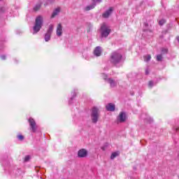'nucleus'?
I'll return each instance as SVG.
<instances>
[{"instance_id": "obj_1", "label": "nucleus", "mask_w": 179, "mask_h": 179, "mask_svg": "<svg viewBox=\"0 0 179 179\" xmlns=\"http://www.w3.org/2000/svg\"><path fill=\"white\" fill-rule=\"evenodd\" d=\"M43 23L44 20L43 16L38 15L35 20V24L34 26V32L33 34H37L40 31L41 27H43Z\"/></svg>"}, {"instance_id": "obj_2", "label": "nucleus", "mask_w": 179, "mask_h": 179, "mask_svg": "<svg viewBox=\"0 0 179 179\" xmlns=\"http://www.w3.org/2000/svg\"><path fill=\"white\" fill-rule=\"evenodd\" d=\"M122 58V55L118 51L113 52L110 55V62L117 65V64H120L121 62V59Z\"/></svg>"}, {"instance_id": "obj_3", "label": "nucleus", "mask_w": 179, "mask_h": 179, "mask_svg": "<svg viewBox=\"0 0 179 179\" xmlns=\"http://www.w3.org/2000/svg\"><path fill=\"white\" fill-rule=\"evenodd\" d=\"M99 31L101 37H108L109 34L111 33V29L106 23H103L101 25Z\"/></svg>"}, {"instance_id": "obj_4", "label": "nucleus", "mask_w": 179, "mask_h": 179, "mask_svg": "<svg viewBox=\"0 0 179 179\" xmlns=\"http://www.w3.org/2000/svg\"><path fill=\"white\" fill-rule=\"evenodd\" d=\"M99 117H100V110L97 107H93L91 113V120L94 124L97 123L99 121Z\"/></svg>"}, {"instance_id": "obj_5", "label": "nucleus", "mask_w": 179, "mask_h": 179, "mask_svg": "<svg viewBox=\"0 0 179 179\" xmlns=\"http://www.w3.org/2000/svg\"><path fill=\"white\" fill-rule=\"evenodd\" d=\"M62 34H64L62 24L59 23L56 28V36H57V37H62Z\"/></svg>"}, {"instance_id": "obj_6", "label": "nucleus", "mask_w": 179, "mask_h": 179, "mask_svg": "<svg viewBox=\"0 0 179 179\" xmlns=\"http://www.w3.org/2000/svg\"><path fill=\"white\" fill-rule=\"evenodd\" d=\"M29 122L32 132H36V129H37V127H36V121H34V119L30 117L29 119Z\"/></svg>"}, {"instance_id": "obj_7", "label": "nucleus", "mask_w": 179, "mask_h": 179, "mask_svg": "<svg viewBox=\"0 0 179 179\" xmlns=\"http://www.w3.org/2000/svg\"><path fill=\"white\" fill-rule=\"evenodd\" d=\"M78 157H86L87 156V150L86 149H81L78 152Z\"/></svg>"}, {"instance_id": "obj_8", "label": "nucleus", "mask_w": 179, "mask_h": 179, "mask_svg": "<svg viewBox=\"0 0 179 179\" xmlns=\"http://www.w3.org/2000/svg\"><path fill=\"white\" fill-rule=\"evenodd\" d=\"M101 52H103V49L101 48V47L97 46L96 48H95L94 50V55L96 57H100V55H101Z\"/></svg>"}, {"instance_id": "obj_9", "label": "nucleus", "mask_w": 179, "mask_h": 179, "mask_svg": "<svg viewBox=\"0 0 179 179\" xmlns=\"http://www.w3.org/2000/svg\"><path fill=\"white\" fill-rule=\"evenodd\" d=\"M125 120H127V116L125 115V113L124 112L120 113V114L117 117L118 122H125Z\"/></svg>"}, {"instance_id": "obj_10", "label": "nucleus", "mask_w": 179, "mask_h": 179, "mask_svg": "<svg viewBox=\"0 0 179 179\" xmlns=\"http://www.w3.org/2000/svg\"><path fill=\"white\" fill-rule=\"evenodd\" d=\"M60 12H61V8L57 7V8H55L51 15V17H50L51 19H54V17H55L56 16H58Z\"/></svg>"}, {"instance_id": "obj_11", "label": "nucleus", "mask_w": 179, "mask_h": 179, "mask_svg": "<svg viewBox=\"0 0 179 179\" xmlns=\"http://www.w3.org/2000/svg\"><path fill=\"white\" fill-rule=\"evenodd\" d=\"M113 8L110 7L109 8L108 10H107L105 13H103L102 16L103 17L107 18L110 16V15H111V13H113Z\"/></svg>"}, {"instance_id": "obj_12", "label": "nucleus", "mask_w": 179, "mask_h": 179, "mask_svg": "<svg viewBox=\"0 0 179 179\" xmlns=\"http://www.w3.org/2000/svg\"><path fill=\"white\" fill-rule=\"evenodd\" d=\"M106 108L108 111H115V105H114L113 103H108V105H106Z\"/></svg>"}, {"instance_id": "obj_13", "label": "nucleus", "mask_w": 179, "mask_h": 179, "mask_svg": "<svg viewBox=\"0 0 179 179\" xmlns=\"http://www.w3.org/2000/svg\"><path fill=\"white\" fill-rule=\"evenodd\" d=\"M101 0H92V3L90 5V9H94V6H96V3H100Z\"/></svg>"}, {"instance_id": "obj_14", "label": "nucleus", "mask_w": 179, "mask_h": 179, "mask_svg": "<svg viewBox=\"0 0 179 179\" xmlns=\"http://www.w3.org/2000/svg\"><path fill=\"white\" fill-rule=\"evenodd\" d=\"M50 39H51V34H50L49 32H47L45 34V41L46 42L50 41Z\"/></svg>"}, {"instance_id": "obj_15", "label": "nucleus", "mask_w": 179, "mask_h": 179, "mask_svg": "<svg viewBox=\"0 0 179 179\" xmlns=\"http://www.w3.org/2000/svg\"><path fill=\"white\" fill-rule=\"evenodd\" d=\"M107 80L108 83H110L111 87H114L115 85H117V83H115V81H113L111 78H109Z\"/></svg>"}, {"instance_id": "obj_16", "label": "nucleus", "mask_w": 179, "mask_h": 179, "mask_svg": "<svg viewBox=\"0 0 179 179\" xmlns=\"http://www.w3.org/2000/svg\"><path fill=\"white\" fill-rule=\"evenodd\" d=\"M120 155L119 152H115L112 153L111 156H110V159L113 160L114 159H115V157H117V156H118Z\"/></svg>"}, {"instance_id": "obj_17", "label": "nucleus", "mask_w": 179, "mask_h": 179, "mask_svg": "<svg viewBox=\"0 0 179 179\" xmlns=\"http://www.w3.org/2000/svg\"><path fill=\"white\" fill-rule=\"evenodd\" d=\"M52 30H54V25L50 24V25H49V29H48L47 33H50V34H52Z\"/></svg>"}, {"instance_id": "obj_18", "label": "nucleus", "mask_w": 179, "mask_h": 179, "mask_svg": "<svg viewBox=\"0 0 179 179\" xmlns=\"http://www.w3.org/2000/svg\"><path fill=\"white\" fill-rule=\"evenodd\" d=\"M151 59H152V57L150 56V55H148L144 56V61L145 62H148V61Z\"/></svg>"}, {"instance_id": "obj_19", "label": "nucleus", "mask_w": 179, "mask_h": 179, "mask_svg": "<svg viewBox=\"0 0 179 179\" xmlns=\"http://www.w3.org/2000/svg\"><path fill=\"white\" fill-rule=\"evenodd\" d=\"M84 12H89L90 10V6H87L83 9Z\"/></svg>"}, {"instance_id": "obj_20", "label": "nucleus", "mask_w": 179, "mask_h": 179, "mask_svg": "<svg viewBox=\"0 0 179 179\" xmlns=\"http://www.w3.org/2000/svg\"><path fill=\"white\" fill-rule=\"evenodd\" d=\"M40 8H41V4L38 3V4H36L35 6V7L34 8V10H37L38 9H39Z\"/></svg>"}, {"instance_id": "obj_21", "label": "nucleus", "mask_w": 179, "mask_h": 179, "mask_svg": "<svg viewBox=\"0 0 179 179\" xmlns=\"http://www.w3.org/2000/svg\"><path fill=\"white\" fill-rule=\"evenodd\" d=\"M162 59H163V56H162V55H158L157 56V61H162Z\"/></svg>"}, {"instance_id": "obj_22", "label": "nucleus", "mask_w": 179, "mask_h": 179, "mask_svg": "<svg viewBox=\"0 0 179 179\" xmlns=\"http://www.w3.org/2000/svg\"><path fill=\"white\" fill-rule=\"evenodd\" d=\"M17 138L19 139V141H23V139H24V137L22 135H18Z\"/></svg>"}, {"instance_id": "obj_23", "label": "nucleus", "mask_w": 179, "mask_h": 179, "mask_svg": "<svg viewBox=\"0 0 179 179\" xmlns=\"http://www.w3.org/2000/svg\"><path fill=\"white\" fill-rule=\"evenodd\" d=\"M164 23H166V20H161L159 21L160 26H163V24H164Z\"/></svg>"}, {"instance_id": "obj_24", "label": "nucleus", "mask_w": 179, "mask_h": 179, "mask_svg": "<svg viewBox=\"0 0 179 179\" xmlns=\"http://www.w3.org/2000/svg\"><path fill=\"white\" fill-rule=\"evenodd\" d=\"M30 160V156L27 155L24 158V162H29Z\"/></svg>"}, {"instance_id": "obj_25", "label": "nucleus", "mask_w": 179, "mask_h": 179, "mask_svg": "<svg viewBox=\"0 0 179 179\" xmlns=\"http://www.w3.org/2000/svg\"><path fill=\"white\" fill-rule=\"evenodd\" d=\"M149 87H153V81H150L148 83Z\"/></svg>"}, {"instance_id": "obj_26", "label": "nucleus", "mask_w": 179, "mask_h": 179, "mask_svg": "<svg viewBox=\"0 0 179 179\" xmlns=\"http://www.w3.org/2000/svg\"><path fill=\"white\" fill-rule=\"evenodd\" d=\"M167 51H168L167 49L164 48V49H162V52L163 54H166V53H167Z\"/></svg>"}, {"instance_id": "obj_27", "label": "nucleus", "mask_w": 179, "mask_h": 179, "mask_svg": "<svg viewBox=\"0 0 179 179\" xmlns=\"http://www.w3.org/2000/svg\"><path fill=\"white\" fill-rule=\"evenodd\" d=\"M106 146H108V143H106V144H105V146H103V147L101 148L102 150H106Z\"/></svg>"}, {"instance_id": "obj_28", "label": "nucleus", "mask_w": 179, "mask_h": 179, "mask_svg": "<svg viewBox=\"0 0 179 179\" xmlns=\"http://www.w3.org/2000/svg\"><path fill=\"white\" fill-rule=\"evenodd\" d=\"M6 10V8L3 7L1 8V12H5Z\"/></svg>"}, {"instance_id": "obj_29", "label": "nucleus", "mask_w": 179, "mask_h": 179, "mask_svg": "<svg viewBox=\"0 0 179 179\" xmlns=\"http://www.w3.org/2000/svg\"><path fill=\"white\" fill-rule=\"evenodd\" d=\"M1 59H3V60H5V59H6V56H5V55H1Z\"/></svg>"}, {"instance_id": "obj_30", "label": "nucleus", "mask_w": 179, "mask_h": 179, "mask_svg": "<svg viewBox=\"0 0 179 179\" xmlns=\"http://www.w3.org/2000/svg\"><path fill=\"white\" fill-rule=\"evenodd\" d=\"M102 78H103V79H105V80H106V79H107V75H106V74H102Z\"/></svg>"}, {"instance_id": "obj_31", "label": "nucleus", "mask_w": 179, "mask_h": 179, "mask_svg": "<svg viewBox=\"0 0 179 179\" xmlns=\"http://www.w3.org/2000/svg\"><path fill=\"white\" fill-rule=\"evenodd\" d=\"M145 75H149V71L148 69L145 70Z\"/></svg>"}, {"instance_id": "obj_32", "label": "nucleus", "mask_w": 179, "mask_h": 179, "mask_svg": "<svg viewBox=\"0 0 179 179\" xmlns=\"http://www.w3.org/2000/svg\"><path fill=\"white\" fill-rule=\"evenodd\" d=\"M147 32H149L150 36H152V33L151 32V31H147Z\"/></svg>"}, {"instance_id": "obj_33", "label": "nucleus", "mask_w": 179, "mask_h": 179, "mask_svg": "<svg viewBox=\"0 0 179 179\" xmlns=\"http://www.w3.org/2000/svg\"><path fill=\"white\" fill-rule=\"evenodd\" d=\"M76 94L73 93V97H76Z\"/></svg>"}, {"instance_id": "obj_34", "label": "nucleus", "mask_w": 179, "mask_h": 179, "mask_svg": "<svg viewBox=\"0 0 179 179\" xmlns=\"http://www.w3.org/2000/svg\"><path fill=\"white\" fill-rule=\"evenodd\" d=\"M176 131H178V128H176Z\"/></svg>"}, {"instance_id": "obj_35", "label": "nucleus", "mask_w": 179, "mask_h": 179, "mask_svg": "<svg viewBox=\"0 0 179 179\" xmlns=\"http://www.w3.org/2000/svg\"><path fill=\"white\" fill-rule=\"evenodd\" d=\"M145 26H148V24H146V23H145Z\"/></svg>"}, {"instance_id": "obj_36", "label": "nucleus", "mask_w": 179, "mask_h": 179, "mask_svg": "<svg viewBox=\"0 0 179 179\" xmlns=\"http://www.w3.org/2000/svg\"><path fill=\"white\" fill-rule=\"evenodd\" d=\"M178 158H179V154H178Z\"/></svg>"}]
</instances>
